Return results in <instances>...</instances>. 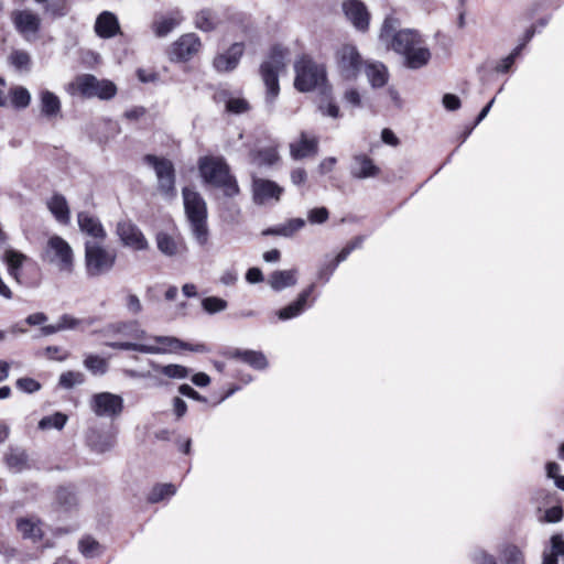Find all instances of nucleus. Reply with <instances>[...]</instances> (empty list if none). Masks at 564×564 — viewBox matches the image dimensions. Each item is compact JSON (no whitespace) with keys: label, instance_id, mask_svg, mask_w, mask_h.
I'll return each mask as SVG.
<instances>
[{"label":"nucleus","instance_id":"1","mask_svg":"<svg viewBox=\"0 0 564 564\" xmlns=\"http://www.w3.org/2000/svg\"><path fill=\"white\" fill-rule=\"evenodd\" d=\"M399 26L398 19L387 17L380 30L379 39L387 46L403 57V65L410 69H420L431 59V52L416 30Z\"/></svg>","mask_w":564,"mask_h":564},{"label":"nucleus","instance_id":"2","mask_svg":"<svg viewBox=\"0 0 564 564\" xmlns=\"http://www.w3.org/2000/svg\"><path fill=\"white\" fill-rule=\"evenodd\" d=\"M182 194L184 210L189 223L191 232L197 245L205 247L209 240L207 204L198 192L188 187H184Z\"/></svg>","mask_w":564,"mask_h":564},{"label":"nucleus","instance_id":"3","mask_svg":"<svg viewBox=\"0 0 564 564\" xmlns=\"http://www.w3.org/2000/svg\"><path fill=\"white\" fill-rule=\"evenodd\" d=\"M198 170L205 183L221 188L226 196L234 197L239 193L238 183L223 158L203 156L198 161Z\"/></svg>","mask_w":564,"mask_h":564},{"label":"nucleus","instance_id":"4","mask_svg":"<svg viewBox=\"0 0 564 564\" xmlns=\"http://www.w3.org/2000/svg\"><path fill=\"white\" fill-rule=\"evenodd\" d=\"M158 345H147L132 341H108L105 345L119 350H133L141 354H165L175 349H185L195 352H208L209 349L205 344H195L183 341L171 336H153L151 337Z\"/></svg>","mask_w":564,"mask_h":564},{"label":"nucleus","instance_id":"5","mask_svg":"<svg viewBox=\"0 0 564 564\" xmlns=\"http://www.w3.org/2000/svg\"><path fill=\"white\" fill-rule=\"evenodd\" d=\"M286 55L288 50L276 44L272 46L269 58L260 66V74L267 87L265 102L270 106V110L272 109L273 102L280 93L279 73L285 66L284 61Z\"/></svg>","mask_w":564,"mask_h":564},{"label":"nucleus","instance_id":"6","mask_svg":"<svg viewBox=\"0 0 564 564\" xmlns=\"http://www.w3.org/2000/svg\"><path fill=\"white\" fill-rule=\"evenodd\" d=\"M117 253L107 249L102 242H85V270L88 278L108 274L115 267Z\"/></svg>","mask_w":564,"mask_h":564},{"label":"nucleus","instance_id":"7","mask_svg":"<svg viewBox=\"0 0 564 564\" xmlns=\"http://www.w3.org/2000/svg\"><path fill=\"white\" fill-rule=\"evenodd\" d=\"M294 86L300 91H311L326 84L324 65L315 63L307 56H302L294 64Z\"/></svg>","mask_w":564,"mask_h":564},{"label":"nucleus","instance_id":"8","mask_svg":"<svg viewBox=\"0 0 564 564\" xmlns=\"http://www.w3.org/2000/svg\"><path fill=\"white\" fill-rule=\"evenodd\" d=\"M143 160L148 165L152 166L155 172L158 191L165 197H174L176 195V188L173 163L165 158H159L154 154H147Z\"/></svg>","mask_w":564,"mask_h":564},{"label":"nucleus","instance_id":"9","mask_svg":"<svg viewBox=\"0 0 564 564\" xmlns=\"http://www.w3.org/2000/svg\"><path fill=\"white\" fill-rule=\"evenodd\" d=\"M44 260L57 265L59 271L72 273L74 270V252L70 245L59 236H52L44 250Z\"/></svg>","mask_w":564,"mask_h":564},{"label":"nucleus","instance_id":"10","mask_svg":"<svg viewBox=\"0 0 564 564\" xmlns=\"http://www.w3.org/2000/svg\"><path fill=\"white\" fill-rule=\"evenodd\" d=\"M75 84L79 94L86 98L98 97L102 100H109L117 94V87L111 80L98 79L91 74L78 76Z\"/></svg>","mask_w":564,"mask_h":564},{"label":"nucleus","instance_id":"11","mask_svg":"<svg viewBox=\"0 0 564 564\" xmlns=\"http://www.w3.org/2000/svg\"><path fill=\"white\" fill-rule=\"evenodd\" d=\"M11 21L15 31L28 42L37 39L41 30V17L30 9L14 10L11 13Z\"/></svg>","mask_w":564,"mask_h":564},{"label":"nucleus","instance_id":"12","mask_svg":"<svg viewBox=\"0 0 564 564\" xmlns=\"http://www.w3.org/2000/svg\"><path fill=\"white\" fill-rule=\"evenodd\" d=\"M116 234L126 248L134 251H145L150 247L142 230L130 219L119 220L116 226Z\"/></svg>","mask_w":564,"mask_h":564},{"label":"nucleus","instance_id":"13","mask_svg":"<svg viewBox=\"0 0 564 564\" xmlns=\"http://www.w3.org/2000/svg\"><path fill=\"white\" fill-rule=\"evenodd\" d=\"M337 66L345 79H355L362 66V58L356 46L343 45L336 53Z\"/></svg>","mask_w":564,"mask_h":564},{"label":"nucleus","instance_id":"14","mask_svg":"<svg viewBox=\"0 0 564 564\" xmlns=\"http://www.w3.org/2000/svg\"><path fill=\"white\" fill-rule=\"evenodd\" d=\"M90 408L97 416L113 417L123 410V399L110 392H100L93 395Z\"/></svg>","mask_w":564,"mask_h":564},{"label":"nucleus","instance_id":"15","mask_svg":"<svg viewBox=\"0 0 564 564\" xmlns=\"http://www.w3.org/2000/svg\"><path fill=\"white\" fill-rule=\"evenodd\" d=\"M106 337L121 336L134 340L148 338V333L141 328L138 321H124L110 323L102 329Z\"/></svg>","mask_w":564,"mask_h":564},{"label":"nucleus","instance_id":"16","mask_svg":"<svg viewBox=\"0 0 564 564\" xmlns=\"http://www.w3.org/2000/svg\"><path fill=\"white\" fill-rule=\"evenodd\" d=\"M283 187L271 180L253 177L252 180V197L257 205H263L271 199L280 200Z\"/></svg>","mask_w":564,"mask_h":564},{"label":"nucleus","instance_id":"17","mask_svg":"<svg viewBox=\"0 0 564 564\" xmlns=\"http://www.w3.org/2000/svg\"><path fill=\"white\" fill-rule=\"evenodd\" d=\"M200 40L195 33L182 35L170 50L171 61H187L198 52Z\"/></svg>","mask_w":564,"mask_h":564},{"label":"nucleus","instance_id":"18","mask_svg":"<svg viewBox=\"0 0 564 564\" xmlns=\"http://www.w3.org/2000/svg\"><path fill=\"white\" fill-rule=\"evenodd\" d=\"M77 223L83 234L94 238L98 242L106 240L107 232L98 217L88 212H79L77 214Z\"/></svg>","mask_w":564,"mask_h":564},{"label":"nucleus","instance_id":"19","mask_svg":"<svg viewBox=\"0 0 564 564\" xmlns=\"http://www.w3.org/2000/svg\"><path fill=\"white\" fill-rule=\"evenodd\" d=\"M245 44L242 42L234 43L225 53L218 54L214 58V67L218 72H231L234 70L243 54Z\"/></svg>","mask_w":564,"mask_h":564},{"label":"nucleus","instance_id":"20","mask_svg":"<svg viewBox=\"0 0 564 564\" xmlns=\"http://www.w3.org/2000/svg\"><path fill=\"white\" fill-rule=\"evenodd\" d=\"M343 10L347 19L360 31H366L369 25V13L366 6L359 0H348L343 3Z\"/></svg>","mask_w":564,"mask_h":564},{"label":"nucleus","instance_id":"21","mask_svg":"<svg viewBox=\"0 0 564 564\" xmlns=\"http://www.w3.org/2000/svg\"><path fill=\"white\" fill-rule=\"evenodd\" d=\"M349 173L354 178L365 180L378 176L380 173V169L373 163V161L368 155L356 154L352 156Z\"/></svg>","mask_w":564,"mask_h":564},{"label":"nucleus","instance_id":"22","mask_svg":"<svg viewBox=\"0 0 564 564\" xmlns=\"http://www.w3.org/2000/svg\"><path fill=\"white\" fill-rule=\"evenodd\" d=\"M318 152V139L308 138L307 133L302 131L300 139L290 143V154L293 160H302L316 155Z\"/></svg>","mask_w":564,"mask_h":564},{"label":"nucleus","instance_id":"23","mask_svg":"<svg viewBox=\"0 0 564 564\" xmlns=\"http://www.w3.org/2000/svg\"><path fill=\"white\" fill-rule=\"evenodd\" d=\"M226 356L229 359L240 360L257 370H263L268 367L267 357L262 351L235 348L226 352Z\"/></svg>","mask_w":564,"mask_h":564},{"label":"nucleus","instance_id":"24","mask_svg":"<svg viewBox=\"0 0 564 564\" xmlns=\"http://www.w3.org/2000/svg\"><path fill=\"white\" fill-rule=\"evenodd\" d=\"M120 31L118 18L110 11L101 12L95 22V32L101 39H110Z\"/></svg>","mask_w":564,"mask_h":564},{"label":"nucleus","instance_id":"25","mask_svg":"<svg viewBox=\"0 0 564 564\" xmlns=\"http://www.w3.org/2000/svg\"><path fill=\"white\" fill-rule=\"evenodd\" d=\"M314 288H315V285L311 284L305 290H303L299 294L296 301L286 305L285 307L281 308L278 312V317L281 321H286V319H291V318L299 316L305 310L307 300L310 299L311 294L313 293Z\"/></svg>","mask_w":564,"mask_h":564},{"label":"nucleus","instance_id":"26","mask_svg":"<svg viewBox=\"0 0 564 564\" xmlns=\"http://www.w3.org/2000/svg\"><path fill=\"white\" fill-rule=\"evenodd\" d=\"M365 74L373 88L383 87L389 79L388 68L381 62H366Z\"/></svg>","mask_w":564,"mask_h":564},{"label":"nucleus","instance_id":"27","mask_svg":"<svg viewBox=\"0 0 564 564\" xmlns=\"http://www.w3.org/2000/svg\"><path fill=\"white\" fill-rule=\"evenodd\" d=\"M41 113L47 118L53 119L59 116L62 104L57 95L44 89L40 93Z\"/></svg>","mask_w":564,"mask_h":564},{"label":"nucleus","instance_id":"28","mask_svg":"<svg viewBox=\"0 0 564 564\" xmlns=\"http://www.w3.org/2000/svg\"><path fill=\"white\" fill-rule=\"evenodd\" d=\"M17 529L23 539L37 542L43 538L41 521L36 518H20L17 521Z\"/></svg>","mask_w":564,"mask_h":564},{"label":"nucleus","instance_id":"29","mask_svg":"<svg viewBox=\"0 0 564 564\" xmlns=\"http://www.w3.org/2000/svg\"><path fill=\"white\" fill-rule=\"evenodd\" d=\"M26 260L28 257L18 250L7 249L3 252L2 261L7 264L8 273L18 283H20V270Z\"/></svg>","mask_w":564,"mask_h":564},{"label":"nucleus","instance_id":"30","mask_svg":"<svg viewBox=\"0 0 564 564\" xmlns=\"http://www.w3.org/2000/svg\"><path fill=\"white\" fill-rule=\"evenodd\" d=\"M305 226L303 218H292L284 224L270 227L262 231L264 236H282L285 238L292 237L296 231L301 230Z\"/></svg>","mask_w":564,"mask_h":564},{"label":"nucleus","instance_id":"31","mask_svg":"<svg viewBox=\"0 0 564 564\" xmlns=\"http://www.w3.org/2000/svg\"><path fill=\"white\" fill-rule=\"evenodd\" d=\"M296 270H278L270 274L269 284L274 291H282L296 284Z\"/></svg>","mask_w":564,"mask_h":564},{"label":"nucleus","instance_id":"32","mask_svg":"<svg viewBox=\"0 0 564 564\" xmlns=\"http://www.w3.org/2000/svg\"><path fill=\"white\" fill-rule=\"evenodd\" d=\"M251 163L261 167V166H272L279 160L280 155L276 147H267L254 150L250 153Z\"/></svg>","mask_w":564,"mask_h":564},{"label":"nucleus","instance_id":"33","mask_svg":"<svg viewBox=\"0 0 564 564\" xmlns=\"http://www.w3.org/2000/svg\"><path fill=\"white\" fill-rule=\"evenodd\" d=\"M155 240L159 251L166 257H175L182 251V243L166 232H158Z\"/></svg>","mask_w":564,"mask_h":564},{"label":"nucleus","instance_id":"34","mask_svg":"<svg viewBox=\"0 0 564 564\" xmlns=\"http://www.w3.org/2000/svg\"><path fill=\"white\" fill-rule=\"evenodd\" d=\"M47 207L57 221L62 224L69 223V207L62 194H54L47 202Z\"/></svg>","mask_w":564,"mask_h":564},{"label":"nucleus","instance_id":"35","mask_svg":"<svg viewBox=\"0 0 564 564\" xmlns=\"http://www.w3.org/2000/svg\"><path fill=\"white\" fill-rule=\"evenodd\" d=\"M498 553L505 564H525L524 553L516 544L505 542L499 545Z\"/></svg>","mask_w":564,"mask_h":564},{"label":"nucleus","instance_id":"36","mask_svg":"<svg viewBox=\"0 0 564 564\" xmlns=\"http://www.w3.org/2000/svg\"><path fill=\"white\" fill-rule=\"evenodd\" d=\"M28 454L19 447H11L6 454V463L14 473H20L28 467Z\"/></svg>","mask_w":564,"mask_h":564},{"label":"nucleus","instance_id":"37","mask_svg":"<svg viewBox=\"0 0 564 564\" xmlns=\"http://www.w3.org/2000/svg\"><path fill=\"white\" fill-rule=\"evenodd\" d=\"M182 21L178 13L162 17L153 22V31L158 37H164L172 32Z\"/></svg>","mask_w":564,"mask_h":564},{"label":"nucleus","instance_id":"38","mask_svg":"<svg viewBox=\"0 0 564 564\" xmlns=\"http://www.w3.org/2000/svg\"><path fill=\"white\" fill-rule=\"evenodd\" d=\"M550 543V550L543 552L542 564H557V557L564 555V539L561 534L552 535Z\"/></svg>","mask_w":564,"mask_h":564},{"label":"nucleus","instance_id":"39","mask_svg":"<svg viewBox=\"0 0 564 564\" xmlns=\"http://www.w3.org/2000/svg\"><path fill=\"white\" fill-rule=\"evenodd\" d=\"M149 364L154 371L161 372L171 379H185L189 375V369L182 365L171 364L162 366L152 360Z\"/></svg>","mask_w":564,"mask_h":564},{"label":"nucleus","instance_id":"40","mask_svg":"<svg viewBox=\"0 0 564 564\" xmlns=\"http://www.w3.org/2000/svg\"><path fill=\"white\" fill-rule=\"evenodd\" d=\"M85 368L95 376H102L108 370V362L98 355L89 354L84 359Z\"/></svg>","mask_w":564,"mask_h":564},{"label":"nucleus","instance_id":"41","mask_svg":"<svg viewBox=\"0 0 564 564\" xmlns=\"http://www.w3.org/2000/svg\"><path fill=\"white\" fill-rule=\"evenodd\" d=\"M176 492V487L172 484L155 485L149 494L148 500L151 503H156L166 497H172Z\"/></svg>","mask_w":564,"mask_h":564},{"label":"nucleus","instance_id":"42","mask_svg":"<svg viewBox=\"0 0 564 564\" xmlns=\"http://www.w3.org/2000/svg\"><path fill=\"white\" fill-rule=\"evenodd\" d=\"M68 417L66 414L62 412H56L53 415L44 416L39 422V429L40 430H50V429H56L62 430Z\"/></svg>","mask_w":564,"mask_h":564},{"label":"nucleus","instance_id":"43","mask_svg":"<svg viewBox=\"0 0 564 564\" xmlns=\"http://www.w3.org/2000/svg\"><path fill=\"white\" fill-rule=\"evenodd\" d=\"M10 64L19 70H29L31 66V56L26 51L14 50L9 56Z\"/></svg>","mask_w":564,"mask_h":564},{"label":"nucleus","instance_id":"44","mask_svg":"<svg viewBox=\"0 0 564 564\" xmlns=\"http://www.w3.org/2000/svg\"><path fill=\"white\" fill-rule=\"evenodd\" d=\"M31 95L24 87H15L11 90V102L18 109H24L30 105Z\"/></svg>","mask_w":564,"mask_h":564},{"label":"nucleus","instance_id":"45","mask_svg":"<svg viewBox=\"0 0 564 564\" xmlns=\"http://www.w3.org/2000/svg\"><path fill=\"white\" fill-rule=\"evenodd\" d=\"M202 306L208 314H216L227 308V301L217 296H208L203 299Z\"/></svg>","mask_w":564,"mask_h":564},{"label":"nucleus","instance_id":"46","mask_svg":"<svg viewBox=\"0 0 564 564\" xmlns=\"http://www.w3.org/2000/svg\"><path fill=\"white\" fill-rule=\"evenodd\" d=\"M85 381V377L79 371H66L59 377V386L65 389H72L77 384H82Z\"/></svg>","mask_w":564,"mask_h":564},{"label":"nucleus","instance_id":"47","mask_svg":"<svg viewBox=\"0 0 564 564\" xmlns=\"http://www.w3.org/2000/svg\"><path fill=\"white\" fill-rule=\"evenodd\" d=\"M56 500L66 509L75 506L77 502L75 491L70 487H61L56 492Z\"/></svg>","mask_w":564,"mask_h":564},{"label":"nucleus","instance_id":"48","mask_svg":"<svg viewBox=\"0 0 564 564\" xmlns=\"http://www.w3.org/2000/svg\"><path fill=\"white\" fill-rule=\"evenodd\" d=\"M44 4V11L54 18L64 17L67 13L66 0H47Z\"/></svg>","mask_w":564,"mask_h":564},{"label":"nucleus","instance_id":"49","mask_svg":"<svg viewBox=\"0 0 564 564\" xmlns=\"http://www.w3.org/2000/svg\"><path fill=\"white\" fill-rule=\"evenodd\" d=\"M90 445L95 452L101 454V453H106V452L110 451L115 445V441L109 435H99L98 434V435H96V438H91Z\"/></svg>","mask_w":564,"mask_h":564},{"label":"nucleus","instance_id":"50","mask_svg":"<svg viewBox=\"0 0 564 564\" xmlns=\"http://www.w3.org/2000/svg\"><path fill=\"white\" fill-rule=\"evenodd\" d=\"M195 25L202 31L208 32L215 28L213 14L209 10H202L197 13Z\"/></svg>","mask_w":564,"mask_h":564},{"label":"nucleus","instance_id":"51","mask_svg":"<svg viewBox=\"0 0 564 564\" xmlns=\"http://www.w3.org/2000/svg\"><path fill=\"white\" fill-rule=\"evenodd\" d=\"M226 110L234 115H241L249 110V104L243 98H229L226 101Z\"/></svg>","mask_w":564,"mask_h":564},{"label":"nucleus","instance_id":"52","mask_svg":"<svg viewBox=\"0 0 564 564\" xmlns=\"http://www.w3.org/2000/svg\"><path fill=\"white\" fill-rule=\"evenodd\" d=\"M98 549L99 543L90 536L83 538L79 541V551L85 557H94Z\"/></svg>","mask_w":564,"mask_h":564},{"label":"nucleus","instance_id":"53","mask_svg":"<svg viewBox=\"0 0 564 564\" xmlns=\"http://www.w3.org/2000/svg\"><path fill=\"white\" fill-rule=\"evenodd\" d=\"M15 384L19 390L26 393H34L41 389L40 382L30 377L19 378Z\"/></svg>","mask_w":564,"mask_h":564},{"label":"nucleus","instance_id":"54","mask_svg":"<svg viewBox=\"0 0 564 564\" xmlns=\"http://www.w3.org/2000/svg\"><path fill=\"white\" fill-rule=\"evenodd\" d=\"M329 217L326 207H316L308 212V221L311 224H324Z\"/></svg>","mask_w":564,"mask_h":564},{"label":"nucleus","instance_id":"55","mask_svg":"<svg viewBox=\"0 0 564 564\" xmlns=\"http://www.w3.org/2000/svg\"><path fill=\"white\" fill-rule=\"evenodd\" d=\"M475 564H498L496 557L484 550H476L471 554Z\"/></svg>","mask_w":564,"mask_h":564},{"label":"nucleus","instance_id":"56","mask_svg":"<svg viewBox=\"0 0 564 564\" xmlns=\"http://www.w3.org/2000/svg\"><path fill=\"white\" fill-rule=\"evenodd\" d=\"M57 324H59L62 330L75 329L82 324V321L68 314H64L58 318Z\"/></svg>","mask_w":564,"mask_h":564},{"label":"nucleus","instance_id":"57","mask_svg":"<svg viewBox=\"0 0 564 564\" xmlns=\"http://www.w3.org/2000/svg\"><path fill=\"white\" fill-rule=\"evenodd\" d=\"M337 267L336 262H333L332 260L325 262L317 272L318 279L324 282H328Z\"/></svg>","mask_w":564,"mask_h":564},{"label":"nucleus","instance_id":"58","mask_svg":"<svg viewBox=\"0 0 564 564\" xmlns=\"http://www.w3.org/2000/svg\"><path fill=\"white\" fill-rule=\"evenodd\" d=\"M126 307L128 312H130L133 315H137L142 311L141 301L135 294H129L127 296Z\"/></svg>","mask_w":564,"mask_h":564},{"label":"nucleus","instance_id":"59","mask_svg":"<svg viewBox=\"0 0 564 564\" xmlns=\"http://www.w3.org/2000/svg\"><path fill=\"white\" fill-rule=\"evenodd\" d=\"M178 392L187 397L189 399L196 400V401H206L204 397H202L195 389H193L189 384L183 383L178 387Z\"/></svg>","mask_w":564,"mask_h":564},{"label":"nucleus","instance_id":"60","mask_svg":"<svg viewBox=\"0 0 564 564\" xmlns=\"http://www.w3.org/2000/svg\"><path fill=\"white\" fill-rule=\"evenodd\" d=\"M544 518H545V521H547L550 523H556V522L562 520V518H563V510L558 506L549 508L545 511Z\"/></svg>","mask_w":564,"mask_h":564},{"label":"nucleus","instance_id":"61","mask_svg":"<svg viewBox=\"0 0 564 564\" xmlns=\"http://www.w3.org/2000/svg\"><path fill=\"white\" fill-rule=\"evenodd\" d=\"M443 106L449 110L454 111L457 110L460 107V100L456 95L453 94H445L443 96Z\"/></svg>","mask_w":564,"mask_h":564},{"label":"nucleus","instance_id":"62","mask_svg":"<svg viewBox=\"0 0 564 564\" xmlns=\"http://www.w3.org/2000/svg\"><path fill=\"white\" fill-rule=\"evenodd\" d=\"M344 99L347 104L351 105L352 107L361 106L360 94L355 88L348 89L344 95Z\"/></svg>","mask_w":564,"mask_h":564},{"label":"nucleus","instance_id":"63","mask_svg":"<svg viewBox=\"0 0 564 564\" xmlns=\"http://www.w3.org/2000/svg\"><path fill=\"white\" fill-rule=\"evenodd\" d=\"M187 411V404L186 402L181 399L180 397H175L173 399V412L176 416V419H181L185 415Z\"/></svg>","mask_w":564,"mask_h":564},{"label":"nucleus","instance_id":"64","mask_svg":"<svg viewBox=\"0 0 564 564\" xmlns=\"http://www.w3.org/2000/svg\"><path fill=\"white\" fill-rule=\"evenodd\" d=\"M307 180L306 171L302 167H297L291 172V181L294 185L304 184Z\"/></svg>","mask_w":564,"mask_h":564}]
</instances>
